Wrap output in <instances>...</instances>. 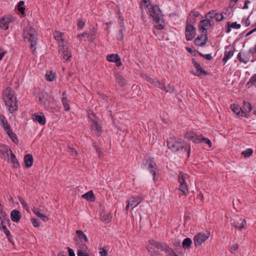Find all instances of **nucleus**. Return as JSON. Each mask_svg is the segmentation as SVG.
Masks as SVG:
<instances>
[{"label":"nucleus","mask_w":256,"mask_h":256,"mask_svg":"<svg viewBox=\"0 0 256 256\" xmlns=\"http://www.w3.org/2000/svg\"><path fill=\"white\" fill-rule=\"evenodd\" d=\"M67 249L68 251L70 256H75L74 252L72 249L70 248L69 247H68Z\"/></svg>","instance_id":"64"},{"label":"nucleus","mask_w":256,"mask_h":256,"mask_svg":"<svg viewBox=\"0 0 256 256\" xmlns=\"http://www.w3.org/2000/svg\"><path fill=\"white\" fill-rule=\"evenodd\" d=\"M148 0H142L141 8L146 10L150 18H152L156 23L158 24L156 26L158 30L164 28L163 17L159 7L156 5H152L148 2Z\"/></svg>","instance_id":"1"},{"label":"nucleus","mask_w":256,"mask_h":256,"mask_svg":"<svg viewBox=\"0 0 256 256\" xmlns=\"http://www.w3.org/2000/svg\"><path fill=\"white\" fill-rule=\"evenodd\" d=\"M203 142L204 144H206L208 146V148L212 147V142L208 138H204L202 136L200 138V142Z\"/></svg>","instance_id":"47"},{"label":"nucleus","mask_w":256,"mask_h":256,"mask_svg":"<svg viewBox=\"0 0 256 256\" xmlns=\"http://www.w3.org/2000/svg\"><path fill=\"white\" fill-rule=\"evenodd\" d=\"M178 189L184 196L187 195L188 192L186 184H180Z\"/></svg>","instance_id":"37"},{"label":"nucleus","mask_w":256,"mask_h":256,"mask_svg":"<svg viewBox=\"0 0 256 256\" xmlns=\"http://www.w3.org/2000/svg\"><path fill=\"white\" fill-rule=\"evenodd\" d=\"M24 4V1H22V0H20V2L18 3V10L22 14V15H24V10H25V8L24 7L22 6Z\"/></svg>","instance_id":"41"},{"label":"nucleus","mask_w":256,"mask_h":256,"mask_svg":"<svg viewBox=\"0 0 256 256\" xmlns=\"http://www.w3.org/2000/svg\"><path fill=\"white\" fill-rule=\"evenodd\" d=\"M253 152V150L251 148H248L242 152V155L245 157L248 158L250 156Z\"/></svg>","instance_id":"43"},{"label":"nucleus","mask_w":256,"mask_h":256,"mask_svg":"<svg viewBox=\"0 0 256 256\" xmlns=\"http://www.w3.org/2000/svg\"><path fill=\"white\" fill-rule=\"evenodd\" d=\"M147 164L148 168L150 172L152 174L154 180H155V178L156 174V164L154 162L151 160L148 162Z\"/></svg>","instance_id":"21"},{"label":"nucleus","mask_w":256,"mask_h":256,"mask_svg":"<svg viewBox=\"0 0 256 256\" xmlns=\"http://www.w3.org/2000/svg\"><path fill=\"white\" fill-rule=\"evenodd\" d=\"M6 133L9 136V137L12 139V141L14 143H17L18 142V140L16 136L14 134L12 130L10 129L8 131L6 132Z\"/></svg>","instance_id":"38"},{"label":"nucleus","mask_w":256,"mask_h":256,"mask_svg":"<svg viewBox=\"0 0 256 256\" xmlns=\"http://www.w3.org/2000/svg\"><path fill=\"white\" fill-rule=\"evenodd\" d=\"M192 63L198 72H200V74H206V72L201 68L200 64L194 60H192Z\"/></svg>","instance_id":"40"},{"label":"nucleus","mask_w":256,"mask_h":256,"mask_svg":"<svg viewBox=\"0 0 256 256\" xmlns=\"http://www.w3.org/2000/svg\"><path fill=\"white\" fill-rule=\"evenodd\" d=\"M238 58L240 62L244 64H246V62L248 61V60L247 58H244V56L242 57L240 53L238 54Z\"/></svg>","instance_id":"50"},{"label":"nucleus","mask_w":256,"mask_h":256,"mask_svg":"<svg viewBox=\"0 0 256 256\" xmlns=\"http://www.w3.org/2000/svg\"><path fill=\"white\" fill-rule=\"evenodd\" d=\"M2 99L8 112L12 113L18 109V104L14 92L8 88L3 91Z\"/></svg>","instance_id":"2"},{"label":"nucleus","mask_w":256,"mask_h":256,"mask_svg":"<svg viewBox=\"0 0 256 256\" xmlns=\"http://www.w3.org/2000/svg\"><path fill=\"white\" fill-rule=\"evenodd\" d=\"M208 38L206 34L202 33L198 36L194 40L195 44L198 46H204L207 42Z\"/></svg>","instance_id":"14"},{"label":"nucleus","mask_w":256,"mask_h":256,"mask_svg":"<svg viewBox=\"0 0 256 256\" xmlns=\"http://www.w3.org/2000/svg\"><path fill=\"white\" fill-rule=\"evenodd\" d=\"M51 98L46 92H42L39 98L40 104L45 109L48 110L50 106Z\"/></svg>","instance_id":"7"},{"label":"nucleus","mask_w":256,"mask_h":256,"mask_svg":"<svg viewBox=\"0 0 256 256\" xmlns=\"http://www.w3.org/2000/svg\"><path fill=\"white\" fill-rule=\"evenodd\" d=\"M24 161L26 167H31L33 164V158L32 155L30 154H26L24 156Z\"/></svg>","instance_id":"27"},{"label":"nucleus","mask_w":256,"mask_h":256,"mask_svg":"<svg viewBox=\"0 0 256 256\" xmlns=\"http://www.w3.org/2000/svg\"><path fill=\"white\" fill-rule=\"evenodd\" d=\"M230 108L232 110V112L239 116L240 114H242V108L240 107L238 105L236 104H232L230 106Z\"/></svg>","instance_id":"33"},{"label":"nucleus","mask_w":256,"mask_h":256,"mask_svg":"<svg viewBox=\"0 0 256 256\" xmlns=\"http://www.w3.org/2000/svg\"><path fill=\"white\" fill-rule=\"evenodd\" d=\"M107 60L110 62H115L116 66L122 65V62L120 56L117 54H111L107 56Z\"/></svg>","instance_id":"18"},{"label":"nucleus","mask_w":256,"mask_h":256,"mask_svg":"<svg viewBox=\"0 0 256 256\" xmlns=\"http://www.w3.org/2000/svg\"><path fill=\"white\" fill-rule=\"evenodd\" d=\"M60 50L62 52V55L63 60L66 61H70L72 58L71 52L66 44L60 46Z\"/></svg>","instance_id":"11"},{"label":"nucleus","mask_w":256,"mask_h":256,"mask_svg":"<svg viewBox=\"0 0 256 256\" xmlns=\"http://www.w3.org/2000/svg\"><path fill=\"white\" fill-rule=\"evenodd\" d=\"M31 221H32V222L33 226L34 227L38 228L40 226V222L39 221H38L37 220H36L35 218H32L31 220Z\"/></svg>","instance_id":"53"},{"label":"nucleus","mask_w":256,"mask_h":256,"mask_svg":"<svg viewBox=\"0 0 256 256\" xmlns=\"http://www.w3.org/2000/svg\"><path fill=\"white\" fill-rule=\"evenodd\" d=\"M0 228L2 230V231L6 236H8L10 234V231L7 229L6 226L4 224L2 221L0 222Z\"/></svg>","instance_id":"44"},{"label":"nucleus","mask_w":256,"mask_h":256,"mask_svg":"<svg viewBox=\"0 0 256 256\" xmlns=\"http://www.w3.org/2000/svg\"><path fill=\"white\" fill-rule=\"evenodd\" d=\"M150 244L152 246H154L158 248H160V250H162L163 246L164 245V244H162V243H160L159 242H158V241H156L154 240H150Z\"/></svg>","instance_id":"39"},{"label":"nucleus","mask_w":256,"mask_h":256,"mask_svg":"<svg viewBox=\"0 0 256 256\" xmlns=\"http://www.w3.org/2000/svg\"><path fill=\"white\" fill-rule=\"evenodd\" d=\"M19 202L22 204L23 208L28 212H30L29 208L27 203L22 198H19Z\"/></svg>","instance_id":"48"},{"label":"nucleus","mask_w":256,"mask_h":256,"mask_svg":"<svg viewBox=\"0 0 256 256\" xmlns=\"http://www.w3.org/2000/svg\"><path fill=\"white\" fill-rule=\"evenodd\" d=\"M6 51L0 48V60H1L3 58L4 56L6 55Z\"/></svg>","instance_id":"56"},{"label":"nucleus","mask_w":256,"mask_h":256,"mask_svg":"<svg viewBox=\"0 0 256 256\" xmlns=\"http://www.w3.org/2000/svg\"><path fill=\"white\" fill-rule=\"evenodd\" d=\"M144 200V196L142 195H140L130 198L126 201V203H128V204L130 205L132 209L133 210L134 208L138 206L140 202H142Z\"/></svg>","instance_id":"8"},{"label":"nucleus","mask_w":256,"mask_h":256,"mask_svg":"<svg viewBox=\"0 0 256 256\" xmlns=\"http://www.w3.org/2000/svg\"><path fill=\"white\" fill-rule=\"evenodd\" d=\"M32 211L35 214L40 218L43 221L46 222L48 220V218L46 215L41 213V210L40 209L34 208Z\"/></svg>","instance_id":"26"},{"label":"nucleus","mask_w":256,"mask_h":256,"mask_svg":"<svg viewBox=\"0 0 256 256\" xmlns=\"http://www.w3.org/2000/svg\"><path fill=\"white\" fill-rule=\"evenodd\" d=\"M82 198L90 202H94L95 200L94 196L92 190L82 194Z\"/></svg>","instance_id":"30"},{"label":"nucleus","mask_w":256,"mask_h":256,"mask_svg":"<svg viewBox=\"0 0 256 256\" xmlns=\"http://www.w3.org/2000/svg\"><path fill=\"white\" fill-rule=\"evenodd\" d=\"M46 80L48 81H52L56 78L54 74V73H52V72H48L46 74Z\"/></svg>","instance_id":"45"},{"label":"nucleus","mask_w":256,"mask_h":256,"mask_svg":"<svg viewBox=\"0 0 256 256\" xmlns=\"http://www.w3.org/2000/svg\"><path fill=\"white\" fill-rule=\"evenodd\" d=\"M84 25V22L82 20H79L78 23V28H82Z\"/></svg>","instance_id":"60"},{"label":"nucleus","mask_w":256,"mask_h":256,"mask_svg":"<svg viewBox=\"0 0 256 256\" xmlns=\"http://www.w3.org/2000/svg\"><path fill=\"white\" fill-rule=\"evenodd\" d=\"M192 244L191 239L189 238H186L182 242V246L184 248L186 249L189 248Z\"/></svg>","instance_id":"34"},{"label":"nucleus","mask_w":256,"mask_h":256,"mask_svg":"<svg viewBox=\"0 0 256 256\" xmlns=\"http://www.w3.org/2000/svg\"><path fill=\"white\" fill-rule=\"evenodd\" d=\"M99 252L101 256H108V254L106 250L104 248H99Z\"/></svg>","instance_id":"54"},{"label":"nucleus","mask_w":256,"mask_h":256,"mask_svg":"<svg viewBox=\"0 0 256 256\" xmlns=\"http://www.w3.org/2000/svg\"><path fill=\"white\" fill-rule=\"evenodd\" d=\"M210 236V233L206 232H200L196 235L194 237V243L196 247L200 246Z\"/></svg>","instance_id":"6"},{"label":"nucleus","mask_w":256,"mask_h":256,"mask_svg":"<svg viewBox=\"0 0 256 256\" xmlns=\"http://www.w3.org/2000/svg\"><path fill=\"white\" fill-rule=\"evenodd\" d=\"M238 248V244H236L233 245L230 249V251L231 252H232L234 251H236Z\"/></svg>","instance_id":"63"},{"label":"nucleus","mask_w":256,"mask_h":256,"mask_svg":"<svg viewBox=\"0 0 256 256\" xmlns=\"http://www.w3.org/2000/svg\"><path fill=\"white\" fill-rule=\"evenodd\" d=\"M116 80L118 82L120 86H124L125 84V82L124 79H122V77L120 76H116Z\"/></svg>","instance_id":"52"},{"label":"nucleus","mask_w":256,"mask_h":256,"mask_svg":"<svg viewBox=\"0 0 256 256\" xmlns=\"http://www.w3.org/2000/svg\"><path fill=\"white\" fill-rule=\"evenodd\" d=\"M32 120L41 125H44L46 122L44 114L42 112L34 114L32 116Z\"/></svg>","instance_id":"15"},{"label":"nucleus","mask_w":256,"mask_h":256,"mask_svg":"<svg viewBox=\"0 0 256 256\" xmlns=\"http://www.w3.org/2000/svg\"><path fill=\"white\" fill-rule=\"evenodd\" d=\"M148 80L150 83L154 84L156 86L162 90L164 89V85L163 84L157 80L149 78H148Z\"/></svg>","instance_id":"31"},{"label":"nucleus","mask_w":256,"mask_h":256,"mask_svg":"<svg viewBox=\"0 0 256 256\" xmlns=\"http://www.w3.org/2000/svg\"><path fill=\"white\" fill-rule=\"evenodd\" d=\"M23 37L25 42H30V48L32 51L36 50L34 46L37 44V32L34 28L27 26L23 31Z\"/></svg>","instance_id":"4"},{"label":"nucleus","mask_w":256,"mask_h":256,"mask_svg":"<svg viewBox=\"0 0 256 256\" xmlns=\"http://www.w3.org/2000/svg\"><path fill=\"white\" fill-rule=\"evenodd\" d=\"M230 27L232 28L238 29L240 28V25L236 22H232L230 24Z\"/></svg>","instance_id":"55"},{"label":"nucleus","mask_w":256,"mask_h":256,"mask_svg":"<svg viewBox=\"0 0 256 256\" xmlns=\"http://www.w3.org/2000/svg\"><path fill=\"white\" fill-rule=\"evenodd\" d=\"M8 148L6 145L0 144V157L6 160L8 158Z\"/></svg>","instance_id":"16"},{"label":"nucleus","mask_w":256,"mask_h":256,"mask_svg":"<svg viewBox=\"0 0 256 256\" xmlns=\"http://www.w3.org/2000/svg\"><path fill=\"white\" fill-rule=\"evenodd\" d=\"M231 224L235 228L238 230H242L244 228L246 222L244 219L240 218L238 220H231Z\"/></svg>","instance_id":"13"},{"label":"nucleus","mask_w":256,"mask_h":256,"mask_svg":"<svg viewBox=\"0 0 256 256\" xmlns=\"http://www.w3.org/2000/svg\"><path fill=\"white\" fill-rule=\"evenodd\" d=\"M62 105L64 107L65 110L68 111L70 110L69 104H68V100L66 96V92H64L62 93Z\"/></svg>","instance_id":"28"},{"label":"nucleus","mask_w":256,"mask_h":256,"mask_svg":"<svg viewBox=\"0 0 256 256\" xmlns=\"http://www.w3.org/2000/svg\"><path fill=\"white\" fill-rule=\"evenodd\" d=\"M163 90L170 93H172L174 91V88L170 85H168L167 86H164Z\"/></svg>","instance_id":"49"},{"label":"nucleus","mask_w":256,"mask_h":256,"mask_svg":"<svg viewBox=\"0 0 256 256\" xmlns=\"http://www.w3.org/2000/svg\"><path fill=\"white\" fill-rule=\"evenodd\" d=\"M224 16L222 14H220L216 12L214 19L216 21H220L224 19Z\"/></svg>","instance_id":"51"},{"label":"nucleus","mask_w":256,"mask_h":256,"mask_svg":"<svg viewBox=\"0 0 256 256\" xmlns=\"http://www.w3.org/2000/svg\"><path fill=\"white\" fill-rule=\"evenodd\" d=\"M188 178V175L182 172H180L178 178L179 184H186V180Z\"/></svg>","instance_id":"29"},{"label":"nucleus","mask_w":256,"mask_h":256,"mask_svg":"<svg viewBox=\"0 0 256 256\" xmlns=\"http://www.w3.org/2000/svg\"><path fill=\"white\" fill-rule=\"evenodd\" d=\"M162 248H162L161 250H162V251L165 252L166 253L168 256H174L176 254L174 253V252L172 248H170L169 246H168L166 244H164V245L163 246Z\"/></svg>","instance_id":"32"},{"label":"nucleus","mask_w":256,"mask_h":256,"mask_svg":"<svg viewBox=\"0 0 256 256\" xmlns=\"http://www.w3.org/2000/svg\"><path fill=\"white\" fill-rule=\"evenodd\" d=\"M0 122L1 126L6 132L10 130L7 120H6L4 116L2 114L0 115Z\"/></svg>","instance_id":"24"},{"label":"nucleus","mask_w":256,"mask_h":256,"mask_svg":"<svg viewBox=\"0 0 256 256\" xmlns=\"http://www.w3.org/2000/svg\"><path fill=\"white\" fill-rule=\"evenodd\" d=\"M216 14V12L214 11L210 12L206 15L205 18L210 21V20L214 18Z\"/></svg>","instance_id":"46"},{"label":"nucleus","mask_w":256,"mask_h":256,"mask_svg":"<svg viewBox=\"0 0 256 256\" xmlns=\"http://www.w3.org/2000/svg\"><path fill=\"white\" fill-rule=\"evenodd\" d=\"M53 35L54 39L58 42L59 46L66 44L63 38V34L62 32L58 31H55Z\"/></svg>","instance_id":"19"},{"label":"nucleus","mask_w":256,"mask_h":256,"mask_svg":"<svg viewBox=\"0 0 256 256\" xmlns=\"http://www.w3.org/2000/svg\"><path fill=\"white\" fill-rule=\"evenodd\" d=\"M21 218V214L18 210H12L10 213L11 220L14 222H18Z\"/></svg>","instance_id":"23"},{"label":"nucleus","mask_w":256,"mask_h":256,"mask_svg":"<svg viewBox=\"0 0 256 256\" xmlns=\"http://www.w3.org/2000/svg\"><path fill=\"white\" fill-rule=\"evenodd\" d=\"M196 34V28L192 24L186 25L185 36L186 40H192Z\"/></svg>","instance_id":"9"},{"label":"nucleus","mask_w":256,"mask_h":256,"mask_svg":"<svg viewBox=\"0 0 256 256\" xmlns=\"http://www.w3.org/2000/svg\"><path fill=\"white\" fill-rule=\"evenodd\" d=\"M69 152L71 153L72 155L76 156L77 154V151L76 150L75 148H68Z\"/></svg>","instance_id":"59"},{"label":"nucleus","mask_w":256,"mask_h":256,"mask_svg":"<svg viewBox=\"0 0 256 256\" xmlns=\"http://www.w3.org/2000/svg\"><path fill=\"white\" fill-rule=\"evenodd\" d=\"M252 110V108L251 104L249 102L244 100L243 102L242 112L240 116L244 117H246L247 116L246 113L250 112Z\"/></svg>","instance_id":"22"},{"label":"nucleus","mask_w":256,"mask_h":256,"mask_svg":"<svg viewBox=\"0 0 256 256\" xmlns=\"http://www.w3.org/2000/svg\"><path fill=\"white\" fill-rule=\"evenodd\" d=\"M212 26L210 21L205 18L200 22L198 29L202 33L207 34V30Z\"/></svg>","instance_id":"10"},{"label":"nucleus","mask_w":256,"mask_h":256,"mask_svg":"<svg viewBox=\"0 0 256 256\" xmlns=\"http://www.w3.org/2000/svg\"><path fill=\"white\" fill-rule=\"evenodd\" d=\"M125 30L124 27H122L120 28L118 33L117 35V39L119 40H122L124 38V32Z\"/></svg>","instance_id":"42"},{"label":"nucleus","mask_w":256,"mask_h":256,"mask_svg":"<svg viewBox=\"0 0 256 256\" xmlns=\"http://www.w3.org/2000/svg\"><path fill=\"white\" fill-rule=\"evenodd\" d=\"M10 18H8L4 17L0 20V28L6 30L8 28V24L10 22Z\"/></svg>","instance_id":"25"},{"label":"nucleus","mask_w":256,"mask_h":256,"mask_svg":"<svg viewBox=\"0 0 256 256\" xmlns=\"http://www.w3.org/2000/svg\"><path fill=\"white\" fill-rule=\"evenodd\" d=\"M148 250L152 256H158V254L154 252V250L152 248H148Z\"/></svg>","instance_id":"57"},{"label":"nucleus","mask_w":256,"mask_h":256,"mask_svg":"<svg viewBox=\"0 0 256 256\" xmlns=\"http://www.w3.org/2000/svg\"><path fill=\"white\" fill-rule=\"evenodd\" d=\"M88 254L83 250H80L78 252V256H88Z\"/></svg>","instance_id":"61"},{"label":"nucleus","mask_w":256,"mask_h":256,"mask_svg":"<svg viewBox=\"0 0 256 256\" xmlns=\"http://www.w3.org/2000/svg\"><path fill=\"white\" fill-rule=\"evenodd\" d=\"M10 154V160L12 163L14 165V166L16 167L18 166V162L14 154L12 152L11 150H9Z\"/></svg>","instance_id":"35"},{"label":"nucleus","mask_w":256,"mask_h":256,"mask_svg":"<svg viewBox=\"0 0 256 256\" xmlns=\"http://www.w3.org/2000/svg\"><path fill=\"white\" fill-rule=\"evenodd\" d=\"M234 53V52L232 47L228 46L226 48V50L224 52V57L222 60L224 64H226L228 60L230 59L233 56Z\"/></svg>","instance_id":"17"},{"label":"nucleus","mask_w":256,"mask_h":256,"mask_svg":"<svg viewBox=\"0 0 256 256\" xmlns=\"http://www.w3.org/2000/svg\"><path fill=\"white\" fill-rule=\"evenodd\" d=\"M88 115L92 132L96 136H100L101 134L102 130L100 124H99L98 122L97 118L92 112H88Z\"/></svg>","instance_id":"5"},{"label":"nucleus","mask_w":256,"mask_h":256,"mask_svg":"<svg viewBox=\"0 0 256 256\" xmlns=\"http://www.w3.org/2000/svg\"><path fill=\"white\" fill-rule=\"evenodd\" d=\"M167 146L172 151L180 152H187L188 157L190 153V147L188 144H182L180 140L176 138H170L167 140Z\"/></svg>","instance_id":"3"},{"label":"nucleus","mask_w":256,"mask_h":256,"mask_svg":"<svg viewBox=\"0 0 256 256\" xmlns=\"http://www.w3.org/2000/svg\"><path fill=\"white\" fill-rule=\"evenodd\" d=\"M202 136L197 135L194 132H188L184 136V138L189 139L194 143H200Z\"/></svg>","instance_id":"12"},{"label":"nucleus","mask_w":256,"mask_h":256,"mask_svg":"<svg viewBox=\"0 0 256 256\" xmlns=\"http://www.w3.org/2000/svg\"><path fill=\"white\" fill-rule=\"evenodd\" d=\"M76 234L78 235L79 238L80 240H84L86 242H88V238L86 236L83 232L82 231L80 230H77L76 231Z\"/></svg>","instance_id":"36"},{"label":"nucleus","mask_w":256,"mask_h":256,"mask_svg":"<svg viewBox=\"0 0 256 256\" xmlns=\"http://www.w3.org/2000/svg\"><path fill=\"white\" fill-rule=\"evenodd\" d=\"M199 13L198 12L192 11L187 18L186 22V25L192 24L196 22V18L199 16Z\"/></svg>","instance_id":"20"},{"label":"nucleus","mask_w":256,"mask_h":256,"mask_svg":"<svg viewBox=\"0 0 256 256\" xmlns=\"http://www.w3.org/2000/svg\"><path fill=\"white\" fill-rule=\"evenodd\" d=\"M255 82H256V74H254L253 76L250 79L248 84H254Z\"/></svg>","instance_id":"58"},{"label":"nucleus","mask_w":256,"mask_h":256,"mask_svg":"<svg viewBox=\"0 0 256 256\" xmlns=\"http://www.w3.org/2000/svg\"><path fill=\"white\" fill-rule=\"evenodd\" d=\"M242 23L244 24L246 26H248L250 24V21L249 19L248 18L246 19L245 20H243L242 21Z\"/></svg>","instance_id":"62"}]
</instances>
